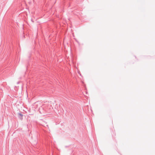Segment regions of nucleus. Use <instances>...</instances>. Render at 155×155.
<instances>
[{
  "label": "nucleus",
  "mask_w": 155,
  "mask_h": 155,
  "mask_svg": "<svg viewBox=\"0 0 155 155\" xmlns=\"http://www.w3.org/2000/svg\"><path fill=\"white\" fill-rule=\"evenodd\" d=\"M39 112L41 114L45 113V112L49 113L48 110L46 108H45L44 106L41 107L39 109Z\"/></svg>",
  "instance_id": "nucleus-1"
},
{
  "label": "nucleus",
  "mask_w": 155,
  "mask_h": 155,
  "mask_svg": "<svg viewBox=\"0 0 155 155\" xmlns=\"http://www.w3.org/2000/svg\"><path fill=\"white\" fill-rule=\"evenodd\" d=\"M23 114L21 113H18V117L19 119H20L21 120H22L23 119Z\"/></svg>",
  "instance_id": "nucleus-2"
},
{
  "label": "nucleus",
  "mask_w": 155,
  "mask_h": 155,
  "mask_svg": "<svg viewBox=\"0 0 155 155\" xmlns=\"http://www.w3.org/2000/svg\"><path fill=\"white\" fill-rule=\"evenodd\" d=\"M31 21L33 22H34V21H33V20L32 19H31Z\"/></svg>",
  "instance_id": "nucleus-3"
}]
</instances>
